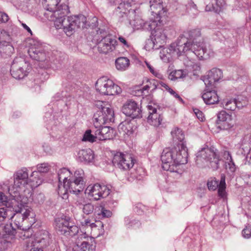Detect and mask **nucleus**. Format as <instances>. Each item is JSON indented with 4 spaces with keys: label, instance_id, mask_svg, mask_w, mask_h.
Listing matches in <instances>:
<instances>
[{
    "label": "nucleus",
    "instance_id": "nucleus-1",
    "mask_svg": "<svg viewBox=\"0 0 251 251\" xmlns=\"http://www.w3.org/2000/svg\"><path fill=\"white\" fill-rule=\"evenodd\" d=\"M12 199H8L1 192V217L3 219H14L15 224L18 228L21 226V224L29 215L30 210L28 208L25 201H22L20 196L15 194L13 196L7 188Z\"/></svg>",
    "mask_w": 251,
    "mask_h": 251
},
{
    "label": "nucleus",
    "instance_id": "nucleus-2",
    "mask_svg": "<svg viewBox=\"0 0 251 251\" xmlns=\"http://www.w3.org/2000/svg\"><path fill=\"white\" fill-rule=\"evenodd\" d=\"M216 150L214 148H204L200 151L197 154L196 162L199 167H208L213 171H217L220 167L221 164L225 162V169L227 172L234 173L238 170L228 151H224L222 152L223 158L222 161L217 154Z\"/></svg>",
    "mask_w": 251,
    "mask_h": 251
},
{
    "label": "nucleus",
    "instance_id": "nucleus-3",
    "mask_svg": "<svg viewBox=\"0 0 251 251\" xmlns=\"http://www.w3.org/2000/svg\"><path fill=\"white\" fill-rule=\"evenodd\" d=\"M69 7L63 5L61 12L55 11L50 13L49 20L54 22L56 28H62L68 36L73 35L78 28L85 27L87 21L86 17L80 15L74 17H66Z\"/></svg>",
    "mask_w": 251,
    "mask_h": 251
},
{
    "label": "nucleus",
    "instance_id": "nucleus-4",
    "mask_svg": "<svg viewBox=\"0 0 251 251\" xmlns=\"http://www.w3.org/2000/svg\"><path fill=\"white\" fill-rule=\"evenodd\" d=\"M200 44L192 45L191 41L184 37H180L176 43L170 45L174 54L180 56L182 53L191 50L200 59H205L208 57L206 46L202 42Z\"/></svg>",
    "mask_w": 251,
    "mask_h": 251
},
{
    "label": "nucleus",
    "instance_id": "nucleus-5",
    "mask_svg": "<svg viewBox=\"0 0 251 251\" xmlns=\"http://www.w3.org/2000/svg\"><path fill=\"white\" fill-rule=\"evenodd\" d=\"M80 174H76L69 179L65 178L63 187H59L58 194L63 199L68 197V192L77 194L83 190L86 182L85 179L80 176Z\"/></svg>",
    "mask_w": 251,
    "mask_h": 251
},
{
    "label": "nucleus",
    "instance_id": "nucleus-6",
    "mask_svg": "<svg viewBox=\"0 0 251 251\" xmlns=\"http://www.w3.org/2000/svg\"><path fill=\"white\" fill-rule=\"evenodd\" d=\"M96 90L104 95H115L121 93L122 89L113 81L103 76L99 78L96 83Z\"/></svg>",
    "mask_w": 251,
    "mask_h": 251
},
{
    "label": "nucleus",
    "instance_id": "nucleus-7",
    "mask_svg": "<svg viewBox=\"0 0 251 251\" xmlns=\"http://www.w3.org/2000/svg\"><path fill=\"white\" fill-rule=\"evenodd\" d=\"M42 182V179L38 174H17L14 178V185L17 187L29 185L32 188H36L40 185Z\"/></svg>",
    "mask_w": 251,
    "mask_h": 251
},
{
    "label": "nucleus",
    "instance_id": "nucleus-8",
    "mask_svg": "<svg viewBox=\"0 0 251 251\" xmlns=\"http://www.w3.org/2000/svg\"><path fill=\"white\" fill-rule=\"evenodd\" d=\"M114 121L113 109L104 108L103 111H97L93 116V124L95 128H100L105 124Z\"/></svg>",
    "mask_w": 251,
    "mask_h": 251
},
{
    "label": "nucleus",
    "instance_id": "nucleus-9",
    "mask_svg": "<svg viewBox=\"0 0 251 251\" xmlns=\"http://www.w3.org/2000/svg\"><path fill=\"white\" fill-rule=\"evenodd\" d=\"M101 39L98 43V50L100 53L107 54L115 50L118 45L117 41L111 35L100 31Z\"/></svg>",
    "mask_w": 251,
    "mask_h": 251
},
{
    "label": "nucleus",
    "instance_id": "nucleus-10",
    "mask_svg": "<svg viewBox=\"0 0 251 251\" xmlns=\"http://www.w3.org/2000/svg\"><path fill=\"white\" fill-rule=\"evenodd\" d=\"M55 228L59 232L65 236H73L78 232V228L76 226L63 218L55 219Z\"/></svg>",
    "mask_w": 251,
    "mask_h": 251
},
{
    "label": "nucleus",
    "instance_id": "nucleus-11",
    "mask_svg": "<svg viewBox=\"0 0 251 251\" xmlns=\"http://www.w3.org/2000/svg\"><path fill=\"white\" fill-rule=\"evenodd\" d=\"M136 162V160L129 155L117 152L113 157L112 163L113 165L119 169L124 171L129 170L132 168Z\"/></svg>",
    "mask_w": 251,
    "mask_h": 251
},
{
    "label": "nucleus",
    "instance_id": "nucleus-12",
    "mask_svg": "<svg viewBox=\"0 0 251 251\" xmlns=\"http://www.w3.org/2000/svg\"><path fill=\"white\" fill-rule=\"evenodd\" d=\"M28 64L22 57H17L13 62L11 67V75L15 78H23L27 75L26 70Z\"/></svg>",
    "mask_w": 251,
    "mask_h": 251
},
{
    "label": "nucleus",
    "instance_id": "nucleus-13",
    "mask_svg": "<svg viewBox=\"0 0 251 251\" xmlns=\"http://www.w3.org/2000/svg\"><path fill=\"white\" fill-rule=\"evenodd\" d=\"M110 193V189L105 185H101L96 183L93 185H89L85 190V193L88 196L98 201L107 197Z\"/></svg>",
    "mask_w": 251,
    "mask_h": 251
},
{
    "label": "nucleus",
    "instance_id": "nucleus-14",
    "mask_svg": "<svg viewBox=\"0 0 251 251\" xmlns=\"http://www.w3.org/2000/svg\"><path fill=\"white\" fill-rule=\"evenodd\" d=\"M174 148H166L163 151L161 160L163 171H170L171 173H178L177 171L174 168Z\"/></svg>",
    "mask_w": 251,
    "mask_h": 251
},
{
    "label": "nucleus",
    "instance_id": "nucleus-15",
    "mask_svg": "<svg viewBox=\"0 0 251 251\" xmlns=\"http://www.w3.org/2000/svg\"><path fill=\"white\" fill-rule=\"evenodd\" d=\"M149 113L147 122L150 125L157 127L160 125L162 121V116L158 111V106L153 102H150L147 106Z\"/></svg>",
    "mask_w": 251,
    "mask_h": 251
},
{
    "label": "nucleus",
    "instance_id": "nucleus-16",
    "mask_svg": "<svg viewBox=\"0 0 251 251\" xmlns=\"http://www.w3.org/2000/svg\"><path fill=\"white\" fill-rule=\"evenodd\" d=\"M174 166L185 164L188 161V152L185 144L181 143V146L174 147Z\"/></svg>",
    "mask_w": 251,
    "mask_h": 251
},
{
    "label": "nucleus",
    "instance_id": "nucleus-17",
    "mask_svg": "<svg viewBox=\"0 0 251 251\" xmlns=\"http://www.w3.org/2000/svg\"><path fill=\"white\" fill-rule=\"evenodd\" d=\"M222 104L227 110L234 111L237 108L241 109L248 104L246 98H226L223 100Z\"/></svg>",
    "mask_w": 251,
    "mask_h": 251
},
{
    "label": "nucleus",
    "instance_id": "nucleus-18",
    "mask_svg": "<svg viewBox=\"0 0 251 251\" xmlns=\"http://www.w3.org/2000/svg\"><path fill=\"white\" fill-rule=\"evenodd\" d=\"M234 122L231 114L225 110H222L217 114V124L222 129L226 130L232 127Z\"/></svg>",
    "mask_w": 251,
    "mask_h": 251
},
{
    "label": "nucleus",
    "instance_id": "nucleus-19",
    "mask_svg": "<svg viewBox=\"0 0 251 251\" xmlns=\"http://www.w3.org/2000/svg\"><path fill=\"white\" fill-rule=\"evenodd\" d=\"M162 21L160 23L156 21H152L148 25V28L152 30V35L156 43L163 44L166 39V35L164 30L160 28Z\"/></svg>",
    "mask_w": 251,
    "mask_h": 251
},
{
    "label": "nucleus",
    "instance_id": "nucleus-20",
    "mask_svg": "<svg viewBox=\"0 0 251 251\" xmlns=\"http://www.w3.org/2000/svg\"><path fill=\"white\" fill-rule=\"evenodd\" d=\"M207 185L210 190H215L218 188V195L221 198H224L226 195V176L224 174L222 175L220 182L215 178H211L207 181Z\"/></svg>",
    "mask_w": 251,
    "mask_h": 251
},
{
    "label": "nucleus",
    "instance_id": "nucleus-21",
    "mask_svg": "<svg viewBox=\"0 0 251 251\" xmlns=\"http://www.w3.org/2000/svg\"><path fill=\"white\" fill-rule=\"evenodd\" d=\"M150 8L152 15L154 18L151 19V22L156 21L160 23L161 17L166 12L162 5V1L160 0H150Z\"/></svg>",
    "mask_w": 251,
    "mask_h": 251
},
{
    "label": "nucleus",
    "instance_id": "nucleus-22",
    "mask_svg": "<svg viewBox=\"0 0 251 251\" xmlns=\"http://www.w3.org/2000/svg\"><path fill=\"white\" fill-rule=\"evenodd\" d=\"M122 111L126 116L132 118L139 117L141 113L139 105L132 100H128L126 102L123 106Z\"/></svg>",
    "mask_w": 251,
    "mask_h": 251
},
{
    "label": "nucleus",
    "instance_id": "nucleus-23",
    "mask_svg": "<svg viewBox=\"0 0 251 251\" xmlns=\"http://www.w3.org/2000/svg\"><path fill=\"white\" fill-rule=\"evenodd\" d=\"M45 237L40 238L38 236H36V238L33 237H30L26 242V250L28 251H43L41 248L42 245L40 244H43L45 242V240L48 238V232H44Z\"/></svg>",
    "mask_w": 251,
    "mask_h": 251
},
{
    "label": "nucleus",
    "instance_id": "nucleus-24",
    "mask_svg": "<svg viewBox=\"0 0 251 251\" xmlns=\"http://www.w3.org/2000/svg\"><path fill=\"white\" fill-rule=\"evenodd\" d=\"M2 239L1 240V246L5 250L11 245V240L13 238L15 230L12 226L11 224L6 225L3 229Z\"/></svg>",
    "mask_w": 251,
    "mask_h": 251
},
{
    "label": "nucleus",
    "instance_id": "nucleus-25",
    "mask_svg": "<svg viewBox=\"0 0 251 251\" xmlns=\"http://www.w3.org/2000/svg\"><path fill=\"white\" fill-rule=\"evenodd\" d=\"M222 77L223 73L220 69L213 68L204 76L203 80L205 85L208 87L213 85L215 82L219 81Z\"/></svg>",
    "mask_w": 251,
    "mask_h": 251
},
{
    "label": "nucleus",
    "instance_id": "nucleus-26",
    "mask_svg": "<svg viewBox=\"0 0 251 251\" xmlns=\"http://www.w3.org/2000/svg\"><path fill=\"white\" fill-rule=\"evenodd\" d=\"M80 223L83 228L90 229L94 230V232L96 231L97 229H99L100 231L97 236L103 235L104 232L103 228V224L100 221H96V223H93L88 218L83 220Z\"/></svg>",
    "mask_w": 251,
    "mask_h": 251
},
{
    "label": "nucleus",
    "instance_id": "nucleus-27",
    "mask_svg": "<svg viewBox=\"0 0 251 251\" xmlns=\"http://www.w3.org/2000/svg\"><path fill=\"white\" fill-rule=\"evenodd\" d=\"M97 128L95 131L97 139L103 141L113 138L114 135V130L113 128L107 126Z\"/></svg>",
    "mask_w": 251,
    "mask_h": 251
},
{
    "label": "nucleus",
    "instance_id": "nucleus-28",
    "mask_svg": "<svg viewBox=\"0 0 251 251\" xmlns=\"http://www.w3.org/2000/svg\"><path fill=\"white\" fill-rule=\"evenodd\" d=\"M61 0H45L44 5L48 12L45 13V15L49 20L50 13H54L55 11L61 12L63 5L66 4H61L57 7Z\"/></svg>",
    "mask_w": 251,
    "mask_h": 251
},
{
    "label": "nucleus",
    "instance_id": "nucleus-29",
    "mask_svg": "<svg viewBox=\"0 0 251 251\" xmlns=\"http://www.w3.org/2000/svg\"><path fill=\"white\" fill-rule=\"evenodd\" d=\"M28 53L31 58L38 61H42L46 58L44 49L41 46L30 47L28 50Z\"/></svg>",
    "mask_w": 251,
    "mask_h": 251
},
{
    "label": "nucleus",
    "instance_id": "nucleus-30",
    "mask_svg": "<svg viewBox=\"0 0 251 251\" xmlns=\"http://www.w3.org/2000/svg\"><path fill=\"white\" fill-rule=\"evenodd\" d=\"M204 91L205 92L202 95V98L206 104H214L219 102V97L216 91L214 90H205Z\"/></svg>",
    "mask_w": 251,
    "mask_h": 251
},
{
    "label": "nucleus",
    "instance_id": "nucleus-31",
    "mask_svg": "<svg viewBox=\"0 0 251 251\" xmlns=\"http://www.w3.org/2000/svg\"><path fill=\"white\" fill-rule=\"evenodd\" d=\"M171 134L175 146H181V143L185 144L184 134L181 129L178 127L174 128L171 131Z\"/></svg>",
    "mask_w": 251,
    "mask_h": 251
},
{
    "label": "nucleus",
    "instance_id": "nucleus-32",
    "mask_svg": "<svg viewBox=\"0 0 251 251\" xmlns=\"http://www.w3.org/2000/svg\"><path fill=\"white\" fill-rule=\"evenodd\" d=\"M77 158L81 162H91L94 158L93 151L90 149L80 150L77 153Z\"/></svg>",
    "mask_w": 251,
    "mask_h": 251
},
{
    "label": "nucleus",
    "instance_id": "nucleus-33",
    "mask_svg": "<svg viewBox=\"0 0 251 251\" xmlns=\"http://www.w3.org/2000/svg\"><path fill=\"white\" fill-rule=\"evenodd\" d=\"M130 7V3L128 1L121 2L115 9V14L119 18H123L126 16L127 14L129 12V8Z\"/></svg>",
    "mask_w": 251,
    "mask_h": 251
},
{
    "label": "nucleus",
    "instance_id": "nucleus-34",
    "mask_svg": "<svg viewBox=\"0 0 251 251\" xmlns=\"http://www.w3.org/2000/svg\"><path fill=\"white\" fill-rule=\"evenodd\" d=\"M134 14L136 13L135 11H133ZM151 23L145 22L144 20L139 15L134 14V18L130 20V24L135 29H139L146 26Z\"/></svg>",
    "mask_w": 251,
    "mask_h": 251
},
{
    "label": "nucleus",
    "instance_id": "nucleus-35",
    "mask_svg": "<svg viewBox=\"0 0 251 251\" xmlns=\"http://www.w3.org/2000/svg\"><path fill=\"white\" fill-rule=\"evenodd\" d=\"M189 37L192 45L194 44H200V42H202L206 46L203 40L201 38V31L199 29H193L189 31Z\"/></svg>",
    "mask_w": 251,
    "mask_h": 251
},
{
    "label": "nucleus",
    "instance_id": "nucleus-36",
    "mask_svg": "<svg viewBox=\"0 0 251 251\" xmlns=\"http://www.w3.org/2000/svg\"><path fill=\"white\" fill-rule=\"evenodd\" d=\"M37 170L38 173H48L57 172V167L55 164L52 163L49 164L48 163L39 164L37 166Z\"/></svg>",
    "mask_w": 251,
    "mask_h": 251
},
{
    "label": "nucleus",
    "instance_id": "nucleus-37",
    "mask_svg": "<svg viewBox=\"0 0 251 251\" xmlns=\"http://www.w3.org/2000/svg\"><path fill=\"white\" fill-rule=\"evenodd\" d=\"M130 65L129 60L125 57L118 58L115 61V66L118 70L125 71L127 69Z\"/></svg>",
    "mask_w": 251,
    "mask_h": 251
},
{
    "label": "nucleus",
    "instance_id": "nucleus-38",
    "mask_svg": "<svg viewBox=\"0 0 251 251\" xmlns=\"http://www.w3.org/2000/svg\"><path fill=\"white\" fill-rule=\"evenodd\" d=\"M174 53L171 47L165 48L162 49L160 51V57L164 62H169L171 61L172 55Z\"/></svg>",
    "mask_w": 251,
    "mask_h": 251
},
{
    "label": "nucleus",
    "instance_id": "nucleus-39",
    "mask_svg": "<svg viewBox=\"0 0 251 251\" xmlns=\"http://www.w3.org/2000/svg\"><path fill=\"white\" fill-rule=\"evenodd\" d=\"M223 0H212L211 3L207 4L205 7V10L207 11H213L219 13L221 9Z\"/></svg>",
    "mask_w": 251,
    "mask_h": 251
},
{
    "label": "nucleus",
    "instance_id": "nucleus-40",
    "mask_svg": "<svg viewBox=\"0 0 251 251\" xmlns=\"http://www.w3.org/2000/svg\"><path fill=\"white\" fill-rule=\"evenodd\" d=\"M12 30V25H11L7 30L3 29L1 31V44L2 43L6 44L11 43L12 40L11 37Z\"/></svg>",
    "mask_w": 251,
    "mask_h": 251
},
{
    "label": "nucleus",
    "instance_id": "nucleus-41",
    "mask_svg": "<svg viewBox=\"0 0 251 251\" xmlns=\"http://www.w3.org/2000/svg\"><path fill=\"white\" fill-rule=\"evenodd\" d=\"M96 246L86 241H83L80 245L76 246V250L78 251H95Z\"/></svg>",
    "mask_w": 251,
    "mask_h": 251
},
{
    "label": "nucleus",
    "instance_id": "nucleus-42",
    "mask_svg": "<svg viewBox=\"0 0 251 251\" xmlns=\"http://www.w3.org/2000/svg\"><path fill=\"white\" fill-rule=\"evenodd\" d=\"M96 139H97L96 135L95 134V135L92 134L91 130L88 129L85 132L83 136L82 141L93 143L96 141Z\"/></svg>",
    "mask_w": 251,
    "mask_h": 251
},
{
    "label": "nucleus",
    "instance_id": "nucleus-43",
    "mask_svg": "<svg viewBox=\"0 0 251 251\" xmlns=\"http://www.w3.org/2000/svg\"><path fill=\"white\" fill-rule=\"evenodd\" d=\"M184 76L183 71L182 70H178L172 71L168 77L170 80H175L178 78H182Z\"/></svg>",
    "mask_w": 251,
    "mask_h": 251
},
{
    "label": "nucleus",
    "instance_id": "nucleus-44",
    "mask_svg": "<svg viewBox=\"0 0 251 251\" xmlns=\"http://www.w3.org/2000/svg\"><path fill=\"white\" fill-rule=\"evenodd\" d=\"M2 50L4 53L7 55H10L14 51V48L11 43L6 44L2 43L1 44V50Z\"/></svg>",
    "mask_w": 251,
    "mask_h": 251
},
{
    "label": "nucleus",
    "instance_id": "nucleus-45",
    "mask_svg": "<svg viewBox=\"0 0 251 251\" xmlns=\"http://www.w3.org/2000/svg\"><path fill=\"white\" fill-rule=\"evenodd\" d=\"M98 209L99 212L98 213V215L101 216L102 218H109L112 216L111 211L105 209L103 206H100Z\"/></svg>",
    "mask_w": 251,
    "mask_h": 251
},
{
    "label": "nucleus",
    "instance_id": "nucleus-46",
    "mask_svg": "<svg viewBox=\"0 0 251 251\" xmlns=\"http://www.w3.org/2000/svg\"><path fill=\"white\" fill-rule=\"evenodd\" d=\"M119 129H121L126 134H130L132 132L130 123L126 122L124 124H121L119 126Z\"/></svg>",
    "mask_w": 251,
    "mask_h": 251
},
{
    "label": "nucleus",
    "instance_id": "nucleus-47",
    "mask_svg": "<svg viewBox=\"0 0 251 251\" xmlns=\"http://www.w3.org/2000/svg\"><path fill=\"white\" fill-rule=\"evenodd\" d=\"M95 106L99 109L98 111H103L104 108H109V109H112L111 106L106 102L98 100L96 101Z\"/></svg>",
    "mask_w": 251,
    "mask_h": 251
},
{
    "label": "nucleus",
    "instance_id": "nucleus-48",
    "mask_svg": "<svg viewBox=\"0 0 251 251\" xmlns=\"http://www.w3.org/2000/svg\"><path fill=\"white\" fill-rule=\"evenodd\" d=\"M125 220L126 224L128 226V227L136 228H139L141 226V223L136 220H133L131 221H130L128 224H127V223L129 221V218L126 217Z\"/></svg>",
    "mask_w": 251,
    "mask_h": 251
},
{
    "label": "nucleus",
    "instance_id": "nucleus-49",
    "mask_svg": "<svg viewBox=\"0 0 251 251\" xmlns=\"http://www.w3.org/2000/svg\"><path fill=\"white\" fill-rule=\"evenodd\" d=\"M94 210V206L91 203H87L83 205L82 211L84 214H90Z\"/></svg>",
    "mask_w": 251,
    "mask_h": 251
},
{
    "label": "nucleus",
    "instance_id": "nucleus-50",
    "mask_svg": "<svg viewBox=\"0 0 251 251\" xmlns=\"http://www.w3.org/2000/svg\"><path fill=\"white\" fill-rule=\"evenodd\" d=\"M242 233L244 238H250L251 237V226L249 225L246 226L242 230Z\"/></svg>",
    "mask_w": 251,
    "mask_h": 251
},
{
    "label": "nucleus",
    "instance_id": "nucleus-51",
    "mask_svg": "<svg viewBox=\"0 0 251 251\" xmlns=\"http://www.w3.org/2000/svg\"><path fill=\"white\" fill-rule=\"evenodd\" d=\"M119 41L123 45V47L125 48H129L130 44L127 42L126 39L122 36H119L118 38Z\"/></svg>",
    "mask_w": 251,
    "mask_h": 251
},
{
    "label": "nucleus",
    "instance_id": "nucleus-52",
    "mask_svg": "<svg viewBox=\"0 0 251 251\" xmlns=\"http://www.w3.org/2000/svg\"><path fill=\"white\" fill-rule=\"evenodd\" d=\"M194 112L197 118L201 121H202L204 118L203 113L198 109H194Z\"/></svg>",
    "mask_w": 251,
    "mask_h": 251
},
{
    "label": "nucleus",
    "instance_id": "nucleus-53",
    "mask_svg": "<svg viewBox=\"0 0 251 251\" xmlns=\"http://www.w3.org/2000/svg\"><path fill=\"white\" fill-rule=\"evenodd\" d=\"M167 91H168L174 97L177 99L179 101H183L182 98H180V97L177 94H176V92L175 91H174L172 88L169 87V89L167 90Z\"/></svg>",
    "mask_w": 251,
    "mask_h": 251
},
{
    "label": "nucleus",
    "instance_id": "nucleus-54",
    "mask_svg": "<svg viewBox=\"0 0 251 251\" xmlns=\"http://www.w3.org/2000/svg\"><path fill=\"white\" fill-rule=\"evenodd\" d=\"M153 84L158 87H163L166 90H167L169 88V86L163 81H159L157 82L156 85L155 84V83H154Z\"/></svg>",
    "mask_w": 251,
    "mask_h": 251
},
{
    "label": "nucleus",
    "instance_id": "nucleus-55",
    "mask_svg": "<svg viewBox=\"0 0 251 251\" xmlns=\"http://www.w3.org/2000/svg\"><path fill=\"white\" fill-rule=\"evenodd\" d=\"M9 20L8 16L5 13L1 12V22H6Z\"/></svg>",
    "mask_w": 251,
    "mask_h": 251
},
{
    "label": "nucleus",
    "instance_id": "nucleus-56",
    "mask_svg": "<svg viewBox=\"0 0 251 251\" xmlns=\"http://www.w3.org/2000/svg\"><path fill=\"white\" fill-rule=\"evenodd\" d=\"M192 67L194 71H200L201 67L199 63H194L192 65Z\"/></svg>",
    "mask_w": 251,
    "mask_h": 251
},
{
    "label": "nucleus",
    "instance_id": "nucleus-57",
    "mask_svg": "<svg viewBox=\"0 0 251 251\" xmlns=\"http://www.w3.org/2000/svg\"><path fill=\"white\" fill-rule=\"evenodd\" d=\"M150 87L148 85L144 86L142 89H140L139 90H138V92L139 95V94H142L144 92V91L145 90H149Z\"/></svg>",
    "mask_w": 251,
    "mask_h": 251
},
{
    "label": "nucleus",
    "instance_id": "nucleus-58",
    "mask_svg": "<svg viewBox=\"0 0 251 251\" xmlns=\"http://www.w3.org/2000/svg\"><path fill=\"white\" fill-rule=\"evenodd\" d=\"M21 171L22 172V173H27L28 172H29V171H31L32 173H35L36 172V171H35V170L33 171L32 169H30V168L27 169L26 168H23L21 170Z\"/></svg>",
    "mask_w": 251,
    "mask_h": 251
},
{
    "label": "nucleus",
    "instance_id": "nucleus-59",
    "mask_svg": "<svg viewBox=\"0 0 251 251\" xmlns=\"http://www.w3.org/2000/svg\"><path fill=\"white\" fill-rule=\"evenodd\" d=\"M146 65L147 66V67L150 70V72L152 74L154 73V70L153 69V68L151 66V65L148 62H145Z\"/></svg>",
    "mask_w": 251,
    "mask_h": 251
},
{
    "label": "nucleus",
    "instance_id": "nucleus-60",
    "mask_svg": "<svg viewBox=\"0 0 251 251\" xmlns=\"http://www.w3.org/2000/svg\"><path fill=\"white\" fill-rule=\"evenodd\" d=\"M247 160L250 164H251V149L250 150L246 157Z\"/></svg>",
    "mask_w": 251,
    "mask_h": 251
},
{
    "label": "nucleus",
    "instance_id": "nucleus-61",
    "mask_svg": "<svg viewBox=\"0 0 251 251\" xmlns=\"http://www.w3.org/2000/svg\"><path fill=\"white\" fill-rule=\"evenodd\" d=\"M152 74L159 79L163 78V75L157 71H154V73H152Z\"/></svg>",
    "mask_w": 251,
    "mask_h": 251
},
{
    "label": "nucleus",
    "instance_id": "nucleus-62",
    "mask_svg": "<svg viewBox=\"0 0 251 251\" xmlns=\"http://www.w3.org/2000/svg\"><path fill=\"white\" fill-rule=\"evenodd\" d=\"M136 174H127V175L128 176L130 175L131 176L130 177H128L127 179L129 181H132L133 180V177L135 176Z\"/></svg>",
    "mask_w": 251,
    "mask_h": 251
},
{
    "label": "nucleus",
    "instance_id": "nucleus-63",
    "mask_svg": "<svg viewBox=\"0 0 251 251\" xmlns=\"http://www.w3.org/2000/svg\"><path fill=\"white\" fill-rule=\"evenodd\" d=\"M23 27L26 29L28 32L31 33V30L30 28L25 24H22Z\"/></svg>",
    "mask_w": 251,
    "mask_h": 251
},
{
    "label": "nucleus",
    "instance_id": "nucleus-64",
    "mask_svg": "<svg viewBox=\"0 0 251 251\" xmlns=\"http://www.w3.org/2000/svg\"><path fill=\"white\" fill-rule=\"evenodd\" d=\"M60 173H66L67 172H69L70 173V171L67 168H62L59 170Z\"/></svg>",
    "mask_w": 251,
    "mask_h": 251
}]
</instances>
